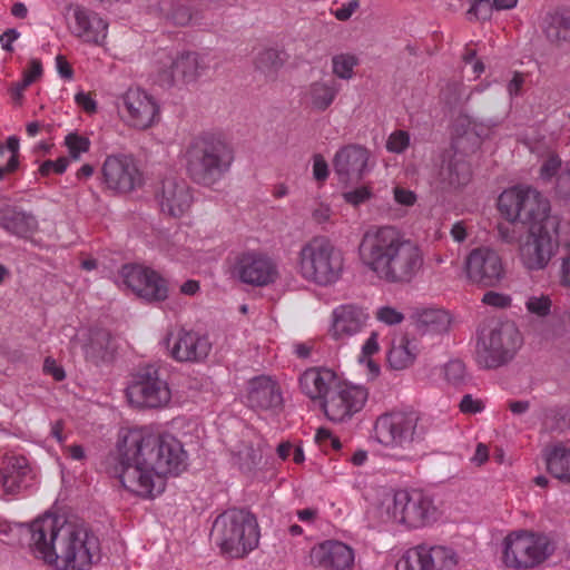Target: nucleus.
I'll return each instance as SVG.
<instances>
[{"label": "nucleus", "instance_id": "nucleus-60", "mask_svg": "<svg viewBox=\"0 0 570 570\" xmlns=\"http://www.w3.org/2000/svg\"><path fill=\"white\" fill-rule=\"evenodd\" d=\"M43 372L46 374L52 375V377L56 381H62L66 376V373L61 366L57 364V362L51 358L47 357L43 362Z\"/></svg>", "mask_w": 570, "mask_h": 570}, {"label": "nucleus", "instance_id": "nucleus-7", "mask_svg": "<svg viewBox=\"0 0 570 570\" xmlns=\"http://www.w3.org/2000/svg\"><path fill=\"white\" fill-rule=\"evenodd\" d=\"M216 544L230 558H243L257 548L259 528L254 514L245 509H230L213 524Z\"/></svg>", "mask_w": 570, "mask_h": 570}, {"label": "nucleus", "instance_id": "nucleus-10", "mask_svg": "<svg viewBox=\"0 0 570 570\" xmlns=\"http://www.w3.org/2000/svg\"><path fill=\"white\" fill-rule=\"evenodd\" d=\"M556 549L557 542L550 534L514 531L504 539L503 561L513 569H531L548 560Z\"/></svg>", "mask_w": 570, "mask_h": 570}, {"label": "nucleus", "instance_id": "nucleus-35", "mask_svg": "<svg viewBox=\"0 0 570 570\" xmlns=\"http://www.w3.org/2000/svg\"><path fill=\"white\" fill-rule=\"evenodd\" d=\"M544 458L548 471L556 479L570 483V446L553 444L546 449Z\"/></svg>", "mask_w": 570, "mask_h": 570}, {"label": "nucleus", "instance_id": "nucleus-19", "mask_svg": "<svg viewBox=\"0 0 570 570\" xmlns=\"http://www.w3.org/2000/svg\"><path fill=\"white\" fill-rule=\"evenodd\" d=\"M122 284L148 302H163L168 297L167 281L156 271L141 265H124L120 269Z\"/></svg>", "mask_w": 570, "mask_h": 570}, {"label": "nucleus", "instance_id": "nucleus-23", "mask_svg": "<svg viewBox=\"0 0 570 570\" xmlns=\"http://www.w3.org/2000/svg\"><path fill=\"white\" fill-rule=\"evenodd\" d=\"M234 272L243 283L256 286L273 283L277 276V268L272 258L255 250L239 254L234 265Z\"/></svg>", "mask_w": 570, "mask_h": 570}, {"label": "nucleus", "instance_id": "nucleus-59", "mask_svg": "<svg viewBox=\"0 0 570 570\" xmlns=\"http://www.w3.org/2000/svg\"><path fill=\"white\" fill-rule=\"evenodd\" d=\"M482 302L494 307H505L510 304V298L500 293L488 292L483 295Z\"/></svg>", "mask_w": 570, "mask_h": 570}, {"label": "nucleus", "instance_id": "nucleus-49", "mask_svg": "<svg viewBox=\"0 0 570 570\" xmlns=\"http://www.w3.org/2000/svg\"><path fill=\"white\" fill-rule=\"evenodd\" d=\"M69 165L67 157H60L57 160H46L41 164L39 171L42 176H48L51 173L63 174Z\"/></svg>", "mask_w": 570, "mask_h": 570}, {"label": "nucleus", "instance_id": "nucleus-4", "mask_svg": "<svg viewBox=\"0 0 570 570\" xmlns=\"http://www.w3.org/2000/svg\"><path fill=\"white\" fill-rule=\"evenodd\" d=\"M186 170L197 184L212 186L229 170L234 154L232 148L219 137L204 134L195 137L186 153Z\"/></svg>", "mask_w": 570, "mask_h": 570}, {"label": "nucleus", "instance_id": "nucleus-3", "mask_svg": "<svg viewBox=\"0 0 570 570\" xmlns=\"http://www.w3.org/2000/svg\"><path fill=\"white\" fill-rule=\"evenodd\" d=\"M362 265L389 284H409L422 272L421 247L393 226L366 230L358 244Z\"/></svg>", "mask_w": 570, "mask_h": 570}, {"label": "nucleus", "instance_id": "nucleus-31", "mask_svg": "<svg viewBox=\"0 0 570 570\" xmlns=\"http://www.w3.org/2000/svg\"><path fill=\"white\" fill-rule=\"evenodd\" d=\"M340 90L341 86L336 80L318 79L304 88L301 101L312 111L323 112L333 105Z\"/></svg>", "mask_w": 570, "mask_h": 570}, {"label": "nucleus", "instance_id": "nucleus-34", "mask_svg": "<svg viewBox=\"0 0 570 570\" xmlns=\"http://www.w3.org/2000/svg\"><path fill=\"white\" fill-rule=\"evenodd\" d=\"M0 226L11 235L29 238L37 232L38 220L30 213L12 209L0 216Z\"/></svg>", "mask_w": 570, "mask_h": 570}, {"label": "nucleus", "instance_id": "nucleus-28", "mask_svg": "<svg viewBox=\"0 0 570 570\" xmlns=\"http://www.w3.org/2000/svg\"><path fill=\"white\" fill-rule=\"evenodd\" d=\"M370 151L360 145L341 148L334 157V170L341 180L360 179L367 173Z\"/></svg>", "mask_w": 570, "mask_h": 570}, {"label": "nucleus", "instance_id": "nucleus-53", "mask_svg": "<svg viewBox=\"0 0 570 570\" xmlns=\"http://www.w3.org/2000/svg\"><path fill=\"white\" fill-rule=\"evenodd\" d=\"M394 200L402 206H413L416 202V194L410 189L396 186L393 189Z\"/></svg>", "mask_w": 570, "mask_h": 570}, {"label": "nucleus", "instance_id": "nucleus-64", "mask_svg": "<svg viewBox=\"0 0 570 570\" xmlns=\"http://www.w3.org/2000/svg\"><path fill=\"white\" fill-rule=\"evenodd\" d=\"M29 81H24V80H21V81H17V82H13L9 89V92H10V96L12 98V100L17 104V105H21L22 102V99H23V92L24 90L29 87Z\"/></svg>", "mask_w": 570, "mask_h": 570}, {"label": "nucleus", "instance_id": "nucleus-9", "mask_svg": "<svg viewBox=\"0 0 570 570\" xmlns=\"http://www.w3.org/2000/svg\"><path fill=\"white\" fill-rule=\"evenodd\" d=\"M382 518L410 528H422L436 520L438 509L433 499L421 490H399L383 501Z\"/></svg>", "mask_w": 570, "mask_h": 570}, {"label": "nucleus", "instance_id": "nucleus-17", "mask_svg": "<svg viewBox=\"0 0 570 570\" xmlns=\"http://www.w3.org/2000/svg\"><path fill=\"white\" fill-rule=\"evenodd\" d=\"M367 400V391L363 386L340 381L332 393L322 403L326 417L335 423L350 420L360 412Z\"/></svg>", "mask_w": 570, "mask_h": 570}, {"label": "nucleus", "instance_id": "nucleus-6", "mask_svg": "<svg viewBox=\"0 0 570 570\" xmlns=\"http://www.w3.org/2000/svg\"><path fill=\"white\" fill-rule=\"evenodd\" d=\"M295 269L308 283L331 286L343 275L344 255L327 237L316 236L301 246Z\"/></svg>", "mask_w": 570, "mask_h": 570}, {"label": "nucleus", "instance_id": "nucleus-24", "mask_svg": "<svg viewBox=\"0 0 570 570\" xmlns=\"http://www.w3.org/2000/svg\"><path fill=\"white\" fill-rule=\"evenodd\" d=\"M156 200L163 214L178 218L189 210L194 197L185 179L167 177L156 193Z\"/></svg>", "mask_w": 570, "mask_h": 570}, {"label": "nucleus", "instance_id": "nucleus-42", "mask_svg": "<svg viewBox=\"0 0 570 570\" xmlns=\"http://www.w3.org/2000/svg\"><path fill=\"white\" fill-rule=\"evenodd\" d=\"M358 65V58L353 53H338L332 58L333 73L343 80H350L354 76V68Z\"/></svg>", "mask_w": 570, "mask_h": 570}, {"label": "nucleus", "instance_id": "nucleus-13", "mask_svg": "<svg viewBox=\"0 0 570 570\" xmlns=\"http://www.w3.org/2000/svg\"><path fill=\"white\" fill-rule=\"evenodd\" d=\"M205 66L196 52H178L173 49H159L153 58L154 81L169 88L177 82H195Z\"/></svg>", "mask_w": 570, "mask_h": 570}, {"label": "nucleus", "instance_id": "nucleus-8", "mask_svg": "<svg viewBox=\"0 0 570 570\" xmlns=\"http://www.w3.org/2000/svg\"><path fill=\"white\" fill-rule=\"evenodd\" d=\"M521 336L511 322L490 320L479 333L476 361L485 368H495L509 362L521 346Z\"/></svg>", "mask_w": 570, "mask_h": 570}, {"label": "nucleus", "instance_id": "nucleus-41", "mask_svg": "<svg viewBox=\"0 0 570 570\" xmlns=\"http://www.w3.org/2000/svg\"><path fill=\"white\" fill-rule=\"evenodd\" d=\"M108 334L101 331L91 333L89 342L83 346V353L88 361L98 364L108 355Z\"/></svg>", "mask_w": 570, "mask_h": 570}, {"label": "nucleus", "instance_id": "nucleus-27", "mask_svg": "<svg viewBox=\"0 0 570 570\" xmlns=\"http://www.w3.org/2000/svg\"><path fill=\"white\" fill-rule=\"evenodd\" d=\"M3 490L14 494L33 485L37 473L23 455L9 454L3 458L0 469Z\"/></svg>", "mask_w": 570, "mask_h": 570}, {"label": "nucleus", "instance_id": "nucleus-29", "mask_svg": "<svg viewBox=\"0 0 570 570\" xmlns=\"http://www.w3.org/2000/svg\"><path fill=\"white\" fill-rule=\"evenodd\" d=\"M340 381L336 373L330 368L312 367L301 374L298 383L304 395L324 403Z\"/></svg>", "mask_w": 570, "mask_h": 570}, {"label": "nucleus", "instance_id": "nucleus-40", "mask_svg": "<svg viewBox=\"0 0 570 570\" xmlns=\"http://www.w3.org/2000/svg\"><path fill=\"white\" fill-rule=\"evenodd\" d=\"M286 59L287 55L284 50L269 47L264 48L257 53L254 65L263 73L269 75L281 69Z\"/></svg>", "mask_w": 570, "mask_h": 570}, {"label": "nucleus", "instance_id": "nucleus-63", "mask_svg": "<svg viewBox=\"0 0 570 570\" xmlns=\"http://www.w3.org/2000/svg\"><path fill=\"white\" fill-rule=\"evenodd\" d=\"M489 460V448L484 443H478L474 454L471 456L470 461L472 464L476 466L483 465Z\"/></svg>", "mask_w": 570, "mask_h": 570}, {"label": "nucleus", "instance_id": "nucleus-5", "mask_svg": "<svg viewBox=\"0 0 570 570\" xmlns=\"http://www.w3.org/2000/svg\"><path fill=\"white\" fill-rule=\"evenodd\" d=\"M424 420L415 411H392L380 415L373 428V439L380 444L401 449L400 459L415 460L420 456L417 446L426 434Z\"/></svg>", "mask_w": 570, "mask_h": 570}, {"label": "nucleus", "instance_id": "nucleus-32", "mask_svg": "<svg viewBox=\"0 0 570 570\" xmlns=\"http://www.w3.org/2000/svg\"><path fill=\"white\" fill-rule=\"evenodd\" d=\"M472 178L471 165L463 156L454 154L439 171L436 188L443 191L459 190Z\"/></svg>", "mask_w": 570, "mask_h": 570}, {"label": "nucleus", "instance_id": "nucleus-54", "mask_svg": "<svg viewBox=\"0 0 570 570\" xmlns=\"http://www.w3.org/2000/svg\"><path fill=\"white\" fill-rule=\"evenodd\" d=\"M313 177L320 183L325 181L328 177L327 163L321 155L313 157Z\"/></svg>", "mask_w": 570, "mask_h": 570}, {"label": "nucleus", "instance_id": "nucleus-56", "mask_svg": "<svg viewBox=\"0 0 570 570\" xmlns=\"http://www.w3.org/2000/svg\"><path fill=\"white\" fill-rule=\"evenodd\" d=\"M358 0H351L346 3H343L340 8H337L334 11V16L340 21H346L353 16V13L358 9Z\"/></svg>", "mask_w": 570, "mask_h": 570}, {"label": "nucleus", "instance_id": "nucleus-15", "mask_svg": "<svg viewBox=\"0 0 570 570\" xmlns=\"http://www.w3.org/2000/svg\"><path fill=\"white\" fill-rule=\"evenodd\" d=\"M101 174L106 188L116 194H128L144 185V174L135 158L129 155L107 156Z\"/></svg>", "mask_w": 570, "mask_h": 570}, {"label": "nucleus", "instance_id": "nucleus-38", "mask_svg": "<svg viewBox=\"0 0 570 570\" xmlns=\"http://www.w3.org/2000/svg\"><path fill=\"white\" fill-rule=\"evenodd\" d=\"M417 355V346L414 341L405 336L393 342L389 352L387 361L391 367L395 370H404L413 364Z\"/></svg>", "mask_w": 570, "mask_h": 570}, {"label": "nucleus", "instance_id": "nucleus-1", "mask_svg": "<svg viewBox=\"0 0 570 570\" xmlns=\"http://www.w3.org/2000/svg\"><path fill=\"white\" fill-rule=\"evenodd\" d=\"M116 471L122 487L144 499L164 491L163 476L186 468L187 454L171 434L155 433L141 426L119 432Z\"/></svg>", "mask_w": 570, "mask_h": 570}, {"label": "nucleus", "instance_id": "nucleus-18", "mask_svg": "<svg viewBox=\"0 0 570 570\" xmlns=\"http://www.w3.org/2000/svg\"><path fill=\"white\" fill-rule=\"evenodd\" d=\"M456 553L443 546H417L409 549L397 561L396 570H454Z\"/></svg>", "mask_w": 570, "mask_h": 570}, {"label": "nucleus", "instance_id": "nucleus-51", "mask_svg": "<svg viewBox=\"0 0 570 570\" xmlns=\"http://www.w3.org/2000/svg\"><path fill=\"white\" fill-rule=\"evenodd\" d=\"M493 4L490 0H473L468 13L473 14L478 19H488L491 14Z\"/></svg>", "mask_w": 570, "mask_h": 570}, {"label": "nucleus", "instance_id": "nucleus-21", "mask_svg": "<svg viewBox=\"0 0 570 570\" xmlns=\"http://www.w3.org/2000/svg\"><path fill=\"white\" fill-rule=\"evenodd\" d=\"M464 265L469 281L483 287L498 285L504 276L500 255L489 247L472 249L466 256Z\"/></svg>", "mask_w": 570, "mask_h": 570}, {"label": "nucleus", "instance_id": "nucleus-50", "mask_svg": "<svg viewBox=\"0 0 570 570\" xmlns=\"http://www.w3.org/2000/svg\"><path fill=\"white\" fill-rule=\"evenodd\" d=\"M556 194L563 199H570V168L561 171L556 180Z\"/></svg>", "mask_w": 570, "mask_h": 570}, {"label": "nucleus", "instance_id": "nucleus-57", "mask_svg": "<svg viewBox=\"0 0 570 570\" xmlns=\"http://www.w3.org/2000/svg\"><path fill=\"white\" fill-rule=\"evenodd\" d=\"M42 75V65L39 59H31L28 69L23 71L22 80L29 81L32 85Z\"/></svg>", "mask_w": 570, "mask_h": 570}, {"label": "nucleus", "instance_id": "nucleus-14", "mask_svg": "<svg viewBox=\"0 0 570 570\" xmlns=\"http://www.w3.org/2000/svg\"><path fill=\"white\" fill-rule=\"evenodd\" d=\"M126 394L130 404L140 409H159L169 404L171 391L163 376V371L155 364L140 367Z\"/></svg>", "mask_w": 570, "mask_h": 570}, {"label": "nucleus", "instance_id": "nucleus-45", "mask_svg": "<svg viewBox=\"0 0 570 570\" xmlns=\"http://www.w3.org/2000/svg\"><path fill=\"white\" fill-rule=\"evenodd\" d=\"M562 161L556 154H550L541 164L539 170V178L544 181H551L552 178L559 175Z\"/></svg>", "mask_w": 570, "mask_h": 570}, {"label": "nucleus", "instance_id": "nucleus-58", "mask_svg": "<svg viewBox=\"0 0 570 570\" xmlns=\"http://www.w3.org/2000/svg\"><path fill=\"white\" fill-rule=\"evenodd\" d=\"M370 191L365 187L356 188L354 190L344 194V198L347 203L357 206L370 198Z\"/></svg>", "mask_w": 570, "mask_h": 570}, {"label": "nucleus", "instance_id": "nucleus-33", "mask_svg": "<svg viewBox=\"0 0 570 570\" xmlns=\"http://www.w3.org/2000/svg\"><path fill=\"white\" fill-rule=\"evenodd\" d=\"M263 440L252 432H247L232 449V460L239 470L253 471L262 461Z\"/></svg>", "mask_w": 570, "mask_h": 570}, {"label": "nucleus", "instance_id": "nucleus-48", "mask_svg": "<svg viewBox=\"0 0 570 570\" xmlns=\"http://www.w3.org/2000/svg\"><path fill=\"white\" fill-rule=\"evenodd\" d=\"M375 317L379 322L386 325H396L403 322L404 315L392 306H381L375 312Z\"/></svg>", "mask_w": 570, "mask_h": 570}, {"label": "nucleus", "instance_id": "nucleus-26", "mask_svg": "<svg viewBox=\"0 0 570 570\" xmlns=\"http://www.w3.org/2000/svg\"><path fill=\"white\" fill-rule=\"evenodd\" d=\"M278 382L268 375H258L247 382L246 404L254 410L276 411L283 406Z\"/></svg>", "mask_w": 570, "mask_h": 570}, {"label": "nucleus", "instance_id": "nucleus-25", "mask_svg": "<svg viewBox=\"0 0 570 570\" xmlns=\"http://www.w3.org/2000/svg\"><path fill=\"white\" fill-rule=\"evenodd\" d=\"M311 562L325 570H353L355 551L337 540H326L311 551Z\"/></svg>", "mask_w": 570, "mask_h": 570}, {"label": "nucleus", "instance_id": "nucleus-61", "mask_svg": "<svg viewBox=\"0 0 570 570\" xmlns=\"http://www.w3.org/2000/svg\"><path fill=\"white\" fill-rule=\"evenodd\" d=\"M75 100L79 107H81L86 112L94 114L97 109L96 101L91 98L89 94L78 92L75 96Z\"/></svg>", "mask_w": 570, "mask_h": 570}, {"label": "nucleus", "instance_id": "nucleus-37", "mask_svg": "<svg viewBox=\"0 0 570 570\" xmlns=\"http://www.w3.org/2000/svg\"><path fill=\"white\" fill-rule=\"evenodd\" d=\"M451 325L450 314L440 308H429L417 315L416 326L424 334H444Z\"/></svg>", "mask_w": 570, "mask_h": 570}, {"label": "nucleus", "instance_id": "nucleus-20", "mask_svg": "<svg viewBox=\"0 0 570 570\" xmlns=\"http://www.w3.org/2000/svg\"><path fill=\"white\" fill-rule=\"evenodd\" d=\"M370 314L361 305L345 303L333 308L330 316L327 334L338 345H346L367 325Z\"/></svg>", "mask_w": 570, "mask_h": 570}, {"label": "nucleus", "instance_id": "nucleus-44", "mask_svg": "<svg viewBox=\"0 0 570 570\" xmlns=\"http://www.w3.org/2000/svg\"><path fill=\"white\" fill-rule=\"evenodd\" d=\"M411 145V135L403 129L392 131L385 144V148L392 154H403Z\"/></svg>", "mask_w": 570, "mask_h": 570}, {"label": "nucleus", "instance_id": "nucleus-30", "mask_svg": "<svg viewBox=\"0 0 570 570\" xmlns=\"http://www.w3.org/2000/svg\"><path fill=\"white\" fill-rule=\"evenodd\" d=\"M72 33L88 43L101 45L107 38L108 22L98 13L82 7L73 10Z\"/></svg>", "mask_w": 570, "mask_h": 570}, {"label": "nucleus", "instance_id": "nucleus-43", "mask_svg": "<svg viewBox=\"0 0 570 570\" xmlns=\"http://www.w3.org/2000/svg\"><path fill=\"white\" fill-rule=\"evenodd\" d=\"M527 311L538 317H546L550 314L552 301L549 295H531L525 301Z\"/></svg>", "mask_w": 570, "mask_h": 570}, {"label": "nucleus", "instance_id": "nucleus-22", "mask_svg": "<svg viewBox=\"0 0 570 570\" xmlns=\"http://www.w3.org/2000/svg\"><path fill=\"white\" fill-rule=\"evenodd\" d=\"M126 122L138 129H147L159 117V105L156 99L139 88H129L121 98Z\"/></svg>", "mask_w": 570, "mask_h": 570}, {"label": "nucleus", "instance_id": "nucleus-36", "mask_svg": "<svg viewBox=\"0 0 570 570\" xmlns=\"http://www.w3.org/2000/svg\"><path fill=\"white\" fill-rule=\"evenodd\" d=\"M150 11L157 12L176 26H187L193 12L187 0H156L148 6Z\"/></svg>", "mask_w": 570, "mask_h": 570}, {"label": "nucleus", "instance_id": "nucleus-16", "mask_svg": "<svg viewBox=\"0 0 570 570\" xmlns=\"http://www.w3.org/2000/svg\"><path fill=\"white\" fill-rule=\"evenodd\" d=\"M164 343L169 356L179 363H203L213 348L208 335L186 328L170 333Z\"/></svg>", "mask_w": 570, "mask_h": 570}, {"label": "nucleus", "instance_id": "nucleus-47", "mask_svg": "<svg viewBox=\"0 0 570 570\" xmlns=\"http://www.w3.org/2000/svg\"><path fill=\"white\" fill-rule=\"evenodd\" d=\"M443 372L446 382L455 386L463 382L465 367L461 361L452 360L444 365Z\"/></svg>", "mask_w": 570, "mask_h": 570}, {"label": "nucleus", "instance_id": "nucleus-2", "mask_svg": "<svg viewBox=\"0 0 570 570\" xmlns=\"http://www.w3.org/2000/svg\"><path fill=\"white\" fill-rule=\"evenodd\" d=\"M29 548L57 570H89L99 557V540L83 524L46 513L29 525Z\"/></svg>", "mask_w": 570, "mask_h": 570}, {"label": "nucleus", "instance_id": "nucleus-11", "mask_svg": "<svg viewBox=\"0 0 570 570\" xmlns=\"http://www.w3.org/2000/svg\"><path fill=\"white\" fill-rule=\"evenodd\" d=\"M560 227L561 217H553L547 224L529 227L518 249L519 261L527 271L539 272L549 265L560 245Z\"/></svg>", "mask_w": 570, "mask_h": 570}, {"label": "nucleus", "instance_id": "nucleus-55", "mask_svg": "<svg viewBox=\"0 0 570 570\" xmlns=\"http://www.w3.org/2000/svg\"><path fill=\"white\" fill-rule=\"evenodd\" d=\"M377 333L372 332L370 337L365 341L362 346V353L360 355V362H365L366 358L371 357L373 354L377 353L380 350L377 342Z\"/></svg>", "mask_w": 570, "mask_h": 570}, {"label": "nucleus", "instance_id": "nucleus-46", "mask_svg": "<svg viewBox=\"0 0 570 570\" xmlns=\"http://www.w3.org/2000/svg\"><path fill=\"white\" fill-rule=\"evenodd\" d=\"M65 142L69 150L70 157L75 160L79 159L81 154L87 153L90 147L89 139L78 134L67 135Z\"/></svg>", "mask_w": 570, "mask_h": 570}, {"label": "nucleus", "instance_id": "nucleus-39", "mask_svg": "<svg viewBox=\"0 0 570 570\" xmlns=\"http://www.w3.org/2000/svg\"><path fill=\"white\" fill-rule=\"evenodd\" d=\"M544 32L551 41L570 40V11H556L547 16Z\"/></svg>", "mask_w": 570, "mask_h": 570}, {"label": "nucleus", "instance_id": "nucleus-12", "mask_svg": "<svg viewBox=\"0 0 570 570\" xmlns=\"http://www.w3.org/2000/svg\"><path fill=\"white\" fill-rule=\"evenodd\" d=\"M498 205L508 220L530 226L547 224L550 218L560 217L550 214L548 198L530 186H515L504 190L499 197Z\"/></svg>", "mask_w": 570, "mask_h": 570}, {"label": "nucleus", "instance_id": "nucleus-52", "mask_svg": "<svg viewBox=\"0 0 570 570\" xmlns=\"http://www.w3.org/2000/svg\"><path fill=\"white\" fill-rule=\"evenodd\" d=\"M483 409V402L479 399H474L471 394L464 395L460 402V410L465 414L480 413Z\"/></svg>", "mask_w": 570, "mask_h": 570}, {"label": "nucleus", "instance_id": "nucleus-62", "mask_svg": "<svg viewBox=\"0 0 570 570\" xmlns=\"http://www.w3.org/2000/svg\"><path fill=\"white\" fill-rule=\"evenodd\" d=\"M332 216V209L328 205L320 204L312 212V218L317 224L328 223Z\"/></svg>", "mask_w": 570, "mask_h": 570}]
</instances>
